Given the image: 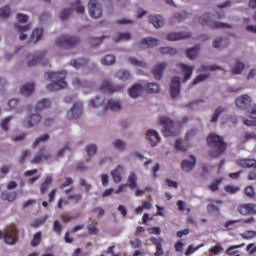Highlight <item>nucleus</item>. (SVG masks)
Returning <instances> with one entry per match:
<instances>
[{
  "label": "nucleus",
  "instance_id": "obj_1",
  "mask_svg": "<svg viewBox=\"0 0 256 256\" xmlns=\"http://www.w3.org/2000/svg\"><path fill=\"white\" fill-rule=\"evenodd\" d=\"M66 77V71L46 72L44 74V78L47 81H52V83L47 85L48 91H58V89H65V87H67V82H65Z\"/></svg>",
  "mask_w": 256,
  "mask_h": 256
},
{
  "label": "nucleus",
  "instance_id": "obj_2",
  "mask_svg": "<svg viewBox=\"0 0 256 256\" xmlns=\"http://www.w3.org/2000/svg\"><path fill=\"white\" fill-rule=\"evenodd\" d=\"M207 143L212 149L210 151V155L212 157H219V155L225 153V149H227V145L223 141V138L215 134H211L210 136H208Z\"/></svg>",
  "mask_w": 256,
  "mask_h": 256
},
{
  "label": "nucleus",
  "instance_id": "obj_3",
  "mask_svg": "<svg viewBox=\"0 0 256 256\" xmlns=\"http://www.w3.org/2000/svg\"><path fill=\"white\" fill-rule=\"evenodd\" d=\"M213 14L206 12L197 18L198 23L203 27L207 26L210 29H233V26L219 21H213Z\"/></svg>",
  "mask_w": 256,
  "mask_h": 256
},
{
  "label": "nucleus",
  "instance_id": "obj_4",
  "mask_svg": "<svg viewBox=\"0 0 256 256\" xmlns=\"http://www.w3.org/2000/svg\"><path fill=\"white\" fill-rule=\"evenodd\" d=\"M18 22L14 24V27L17 31H19V39L20 41H25L28 37L29 31H31V24L28 23L23 25L29 21V16L27 14H17Z\"/></svg>",
  "mask_w": 256,
  "mask_h": 256
},
{
  "label": "nucleus",
  "instance_id": "obj_5",
  "mask_svg": "<svg viewBox=\"0 0 256 256\" xmlns=\"http://www.w3.org/2000/svg\"><path fill=\"white\" fill-rule=\"evenodd\" d=\"M26 63L28 67H35L41 63L42 65H47L49 60L47 59V50H40L33 54H28L26 56Z\"/></svg>",
  "mask_w": 256,
  "mask_h": 256
},
{
  "label": "nucleus",
  "instance_id": "obj_6",
  "mask_svg": "<svg viewBox=\"0 0 256 256\" xmlns=\"http://www.w3.org/2000/svg\"><path fill=\"white\" fill-rule=\"evenodd\" d=\"M55 45L58 46L59 49H71V47L79 45V38L69 35L60 36L56 39Z\"/></svg>",
  "mask_w": 256,
  "mask_h": 256
},
{
  "label": "nucleus",
  "instance_id": "obj_7",
  "mask_svg": "<svg viewBox=\"0 0 256 256\" xmlns=\"http://www.w3.org/2000/svg\"><path fill=\"white\" fill-rule=\"evenodd\" d=\"M88 13L92 19L103 17V6L98 0H90L87 5Z\"/></svg>",
  "mask_w": 256,
  "mask_h": 256
},
{
  "label": "nucleus",
  "instance_id": "obj_8",
  "mask_svg": "<svg viewBox=\"0 0 256 256\" xmlns=\"http://www.w3.org/2000/svg\"><path fill=\"white\" fill-rule=\"evenodd\" d=\"M0 239H4L6 245H15L17 230L13 226L6 228L4 231L0 230Z\"/></svg>",
  "mask_w": 256,
  "mask_h": 256
},
{
  "label": "nucleus",
  "instance_id": "obj_9",
  "mask_svg": "<svg viewBox=\"0 0 256 256\" xmlns=\"http://www.w3.org/2000/svg\"><path fill=\"white\" fill-rule=\"evenodd\" d=\"M240 167H244V169L252 168L254 170L250 171L248 175L249 181H256V160L255 159H240L239 160Z\"/></svg>",
  "mask_w": 256,
  "mask_h": 256
},
{
  "label": "nucleus",
  "instance_id": "obj_10",
  "mask_svg": "<svg viewBox=\"0 0 256 256\" xmlns=\"http://www.w3.org/2000/svg\"><path fill=\"white\" fill-rule=\"evenodd\" d=\"M54 159L53 154L51 153V150L47 148H42L31 160L32 164H39L43 163V161H51Z\"/></svg>",
  "mask_w": 256,
  "mask_h": 256
},
{
  "label": "nucleus",
  "instance_id": "obj_11",
  "mask_svg": "<svg viewBox=\"0 0 256 256\" xmlns=\"http://www.w3.org/2000/svg\"><path fill=\"white\" fill-rule=\"evenodd\" d=\"M42 119L43 117L39 112L30 113L27 119L23 120V126L26 127V129H30L31 127H37V124L41 123Z\"/></svg>",
  "mask_w": 256,
  "mask_h": 256
},
{
  "label": "nucleus",
  "instance_id": "obj_12",
  "mask_svg": "<svg viewBox=\"0 0 256 256\" xmlns=\"http://www.w3.org/2000/svg\"><path fill=\"white\" fill-rule=\"evenodd\" d=\"M179 95H181V77L175 76L171 81L170 96L172 99H179Z\"/></svg>",
  "mask_w": 256,
  "mask_h": 256
},
{
  "label": "nucleus",
  "instance_id": "obj_13",
  "mask_svg": "<svg viewBox=\"0 0 256 256\" xmlns=\"http://www.w3.org/2000/svg\"><path fill=\"white\" fill-rule=\"evenodd\" d=\"M160 123L162 127H164L163 134L165 135V137H173V135H175L173 120L164 117L161 118Z\"/></svg>",
  "mask_w": 256,
  "mask_h": 256
},
{
  "label": "nucleus",
  "instance_id": "obj_14",
  "mask_svg": "<svg viewBox=\"0 0 256 256\" xmlns=\"http://www.w3.org/2000/svg\"><path fill=\"white\" fill-rule=\"evenodd\" d=\"M83 115V102L74 103L73 107L67 112V119H79Z\"/></svg>",
  "mask_w": 256,
  "mask_h": 256
},
{
  "label": "nucleus",
  "instance_id": "obj_15",
  "mask_svg": "<svg viewBox=\"0 0 256 256\" xmlns=\"http://www.w3.org/2000/svg\"><path fill=\"white\" fill-rule=\"evenodd\" d=\"M251 103H253V98H251L249 94H243L241 96H238L235 100L236 107L242 110H245L251 107Z\"/></svg>",
  "mask_w": 256,
  "mask_h": 256
},
{
  "label": "nucleus",
  "instance_id": "obj_16",
  "mask_svg": "<svg viewBox=\"0 0 256 256\" xmlns=\"http://www.w3.org/2000/svg\"><path fill=\"white\" fill-rule=\"evenodd\" d=\"M161 40L153 37L143 38L139 43L141 49H149V47H157L160 45Z\"/></svg>",
  "mask_w": 256,
  "mask_h": 256
},
{
  "label": "nucleus",
  "instance_id": "obj_17",
  "mask_svg": "<svg viewBox=\"0 0 256 256\" xmlns=\"http://www.w3.org/2000/svg\"><path fill=\"white\" fill-rule=\"evenodd\" d=\"M191 37L190 32H170L167 34L166 39L168 41H181L183 39H189Z\"/></svg>",
  "mask_w": 256,
  "mask_h": 256
},
{
  "label": "nucleus",
  "instance_id": "obj_18",
  "mask_svg": "<svg viewBox=\"0 0 256 256\" xmlns=\"http://www.w3.org/2000/svg\"><path fill=\"white\" fill-rule=\"evenodd\" d=\"M197 165V159L195 156L191 155L190 158L187 160L182 161V171L184 173H190V171H193L195 169V166Z\"/></svg>",
  "mask_w": 256,
  "mask_h": 256
},
{
  "label": "nucleus",
  "instance_id": "obj_19",
  "mask_svg": "<svg viewBox=\"0 0 256 256\" xmlns=\"http://www.w3.org/2000/svg\"><path fill=\"white\" fill-rule=\"evenodd\" d=\"M143 85L141 84H134L128 89V95L132 99H137V97H141L143 95Z\"/></svg>",
  "mask_w": 256,
  "mask_h": 256
},
{
  "label": "nucleus",
  "instance_id": "obj_20",
  "mask_svg": "<svg viewBox=\"0 0 256 256\" xmlns=\"http://www.w3.org/2000/svg\"><path fill=\"white\" fill-rule=\"evenodd\" d=\"M148 21L155 27V29H161V27L165 25V18L161 15H150Z\"/></svg>",
  "mask_w": 256,
  "mask_h": 256
},
{
  "label": "nucleus",
  "instance_id": "obj_21",
  "mask_svg": "<svg viewBox=\"0 0 256 256\" xmlns=\"http://www.w3.org/2000/svg\"><path fill=\"white\" fill-rule=\"evenodd\" d=\"M238 211L241 215H255L256 205L255 204H244L239 206Z\"/></svg>",
  "mask_w": 256,
  "mask_h": 256
},
{
  "label": "nucleus",
  "instance_id": "obj_22",
  "mask_svg": "<svg viewBox=\"0 0 256 256\" xmlns=\"http://www.w3.org/2000/svg\"><path fill=\"white\" fill-rule=\"evenodd\" d=\"M229 46V39L225 37H216L212 42V47L214 49H225Z\"/></svg>",
  "mask_w": 256,
  "mask_h": 256
},
{
  "label": "nucleus",
  "instance_id": "obj_23",
  "mask_svg": "<svg viewBox=\"0 0 256 256\" xmlns=\"http://www.w3.org/2000/svg\"><path fill=\"white\" fill-rule=\"evenodd\" d=\"M125 173V168L121 165H118L114 170L111 171V177L114 181V183H121L122 177Z\"/></svg>",
  "mask_w": 256,
  "mask_h": 256
},
{
  "label": "nucleus",
  "instance_id": "obj_24",
  "mask_svg": "<svg viewBox=\"0 0 256 256\" xmlns=\"http://www.w3.org/2000/svg\"><path fill=\"white\" fill-rule=\"evenodd\" d=\"M65 195H67L68 201H73V203H81L83 199V195L79 193H73V187L65 190Z\"/></svg>",
  "mask_w": 256,
  "mask_h": 256
},
{
  "label": "nucleus",
  "instance_id": "obj_25",
  "mask_svg": "<svg viewBox=\"0 0 256 256\" xmlns=\"http://www.w3.org/2000/svg\"><path fill=\"white\" fill-rule=\"evenodd\" d=\"M106 109H110V111H121V109H123L121 100H117V99L106 100Z\"/></svg>",
  "mask_w": 256,
  "mask_h": 256
},
{
  "label": "nucleus",
  "instance_id": "obj_26",
  "mask_svg": "<svg viewBox=\"0 0 256 256\" xmlns=\"http://www.w3.org/2000/svg\"><path fill=\"white\" fill-rule=\"evenodd\" d=\"M245 71V63L240 60H236L231 66L232 75H242Z\"/></svg>",
  "mask_w": 256,
  "mask_h": 256
},
{
  "label": "nucleus",
  "instance_id": "obj_27",
  "mask_svg": "<svg viewBox=\"0 0 256 256\" xmlns=\"http://www.w3.org/2000/svg\"><path fill=\"white\" fill-rule=\"evenodd\" d=\"M165 69H167V64L165 62L158 63L153 68V71H152L154 78L159 81V79L163 77V71H165Z\"/></svg>",
  "mask_w": 256,
  "mask_h": 256
},
{
  "label": "nucleus",
  "instance_id": "obj_28",
  "mask_svg": "<svg viewBox=\"0 0 256 256\" xmlns=\"http://www.w3.org/2000/svg\"><path fill=\"white\" fill-rule=\"evenodd\" d=\"M34 92H35L34 83L24 84L20 88V94L23 95V97H30V95H33Z\"/></svg>",
  "mask_w": 256,
  "mask_h": 256
},
{
  "label": "nucleus",
  "instance_id": "obj_29",
  "mask_svg": "<svg viewBox=\"0 0 256 256\" xmlns=\"http://www.w3.org/2000/svg\"><path fill=\"white\" fill-rule=\"evenodd\" d=\"M146 137L152 147H155V145H157V143H159V139H161L159 137V133H157V131H155V130H148L146 132Z\"/></svg>",
  "mask_w": 256,
  "mask_h": 256
},
{
  "label": "nucleus",
  "instance_id": "obj_30",
  "mask_svg": "<svg viewBox=\"0 0 256 256\" xmlns=\"http://www.w3.org/2000/svg\"><path fill=\"white\" fill-rule=\"evenodd\" d=\"M0 198L2 201H8V203H13L15 202V199H17V192L3 191L1 192Z\"/></svg>",
  "mask_w": 256,
  "mask_h": 256
},
{
  "label": "nucleus",
  "instance_id": "obj_31",
  "mask_svg": "<svg viewBox=\"0 0 256 256\" xmlns=\"http://www.w3.org/2000/svg\"><path fill=\"white\" fill-rule=\"evenodd\" d=\"M248 127H255L256 125V104L251 107L250 118L244 121Z\"/></svg>",
  "mask_w": 256,
  "mask_h": 256
},
{
  "label": "nucleus",
  "instance_id": "obj_32",
  "mask_svg": "<svg viewBox=\"0 0 256 256\" xmlns=\"http://www.w3.org/2000/svg\"><path fill=\"white\" fill-rule=\"evenodd\" d=\"M53 185V176H47L44 181L40 185V193L41 195H45L47 193V189Z\"/></svg>",
  "mask_w": 256,
  "mask_h": 256
},
{
  "label": "nucleus",
  "instance_id": "obj_33",
  "mask_svg": "<svg viewBox=\"0 0 256 256\" xmlns=\"http://www.w3.org/2000/svg\"><path fill=\"white\" fill-rule=\"evenodd\" d=\"M199 51H201V48L199 46H194L192 48H188L186 50V56L190 61H195L197 57H199Z\"/></svg>",
  "mask_w": 256,
  "mask_h": 256
},
{
  "label": "nucleus",
  "instance_id": "obj_34",
  "mask_svg": "<svg viewBox=\"0 0 256 256\" xmlns=\"http://www.w3.org/2000/svg\"><path fill=\"white\" fill-rule=\"evenodd\" d=\"M41 39H43V29L35 28L30 36L31 43H38Z\"/></svg>",
  "mask_w": 256,
  "mask_h": 256
},
{
  "label": "nucleus",
  "instance_id": "obj_35",
  "mask_svg": "<svg viewBox=\"0 0 256 256\" xmlns=\"http://www.w3.org/2000/svg\"><path fill=\"white\" fill-rule=\"evenodd\" d=\"M217 205H223V201L221 200H210V203L207 206V209L209 213H216L218 215L219 213V206Z\"/></svg>",
  "mask_w": 256,
  "mask_h": 256
},
{
  "label": "nucleus",
  "instance_id": "obj_36",
  "mask_svg": "<svg viewBox=\"0 0 256 256\" xmlns=\"http://www.w3.org/2000/svg\"><path fill=\"white\" fill-rule=\"evenodd\" d=\"M112 147H114L116 151L123 153V151L127 149V143L123 139L118 138L112 142Z\"/></svg>",
  "mask_w": 256,
  "mask_h": 256
},
{
  "label": "nucleus",
  "instance_id": "obj_37",
  "mask_svg": "<svg viewBox=\"0 0 256 256\" xmlns=\"http://www.w3.org/2000/svg\"><path fill=\"white\" fill-rule=\"evenodd\" d=\"M182 70L184 72V80L189 81L191 79V75H193V71H195V66H189L187 64H181Z\"/></svg>",
  "mask_w": 256,
  "mask_h": 256
},
{
  "label": "nucleus",
  "instance_id": "obj_38",
  "mask_svg": "<svg viewBox=\"0 0 256 256\" xmlns=\"http://www.w3.org/2000/svg\"><path fill=\"white\" fill-rule=\"evenodd\" d=\"M115 77L120 81H129L131 79V72L128 70H119L115 73Z\"/></svg>",
  "mask_w": 256,
  "mask_h": 256
},
{
  "label": "nucleus",
  "instance_id": "obj_39",
  "mask_svg": "<svg viewBox=\"0 0 256 256\" xmlns=\"http://www.w3.org/2000/svg\"><path fill=\"white\" fill-rule=\"evenodd\" d=\"M225 111H227V108L223 107V106H219L215 109V112L211 118V123H217V121H219V117H221V115H223V113H225Z\"/></svg>",
  "mask_w": 256,
  "mask_h": 256
},
{
  "label": "nucleus",
  "instance_id": "obj_40",
  "mask_svg": "<svg viewBox=\"0 0 256 256\" xmlns=\"http://www.w3.org/2000/svg\"><path fill=\"white\" fill-rule=\"evenodd\" d=\"M71 9L73 11H76V13H79L80 15H83V13H85V6H83V3L81 2V0H76L72 4Z\"/></svg>",
  "mask_w": 256,
  "mask_h": 256
},
{
  "label": "nucleus",
  "instance_id": "obj_41",
  "mask_svg": "<svg viewBox=\"0 0 256 256\" xmlns=\"http://www.w3.org/2000/svg\"><path fill=\"white\" fill-rule=\"evenodd\" d=\"M128 63H130V65H133L134 67H141L142 69H145V67H147V63H145V61L139 60L135 57H129Z\"/></svg>",
  "mask_w": 256,
  "mask_h": 256
},
{
  "label": "nucleus",
  "instance_id": "obj_42",
  "mask_svg": "<svg viewBox=\"0 0 256 256\" xmlns=\"http://www.w3.org/2000/svg\"><path fill=\"white\" fill-rule=\"evenodd\" d=\"M11 121H13V116H8L1 121L0 127L4 133H9V126L11 125Z\"/></svg>",
  "mask_w": 256,
  "mask_h": 256
},
{
  "label": "nucleus",
  "instance_id": "obj_43",
  "mask_svg": "<svg viewBox=\"0 0 256 256\" xmlns=\"http://www.w3.org/2000/svg\"><path fill=\"white\" fill-rule=\"evenodd\" d=\"M112 88H113V84L109 80L105 79L102 81V84L100 86V91H102V93L111 94Z\"/></svg>",
  "mask_w": 256,
  "mask_h": 256
},
{
  "label": "nucleus",
  "instance_id": "obj_44",
  "mask_svg": "<svg viewBox=\"0 0 256 256\" xmlns=\"http://www.w3.org/2000/svg\"><path fill=\"white\" fill-rule=\"evenodd\" d=\"M89 61L86 59H77V60H72L70 61V65L74 67V69H81V67L87 66Z\"/></svg>",
  "mask_w": 256,
  "mask_h": 256
},
{
  "label": "nucleus",
  "instance_id": "obj_45",
  "mask_svg": "<svg viewBox=\"0 0 256 256\" xmlns=\"http://www.w3.org/2000/svg\"><path fill=\"white\" fill-rule=\"evenodd\" d=\"M101 64L110 66L115 65V55L113 54H107L101 59Z\"/></svg>",
  "mask_w": 256,
  "mask_h": 256
},
{
  "label": "nucleus",
  "instance_id": "obj_46",
  "mask_svg": "<svg viewBox=\"0 0 256 256\" xmlns=\"http://www.w3.org/2000/svg\"><path fill=\"white\" fill-rule=\"evenodd\" d=\"M130 39L131 33H120L113 38V41L114 43H121L122 41H129Z\"/></svg>",
  "mask_w": 256,
  "mask_h": 256
},
{
  "label": "nucleus",
  "instance_id": "obj_47",
  "mask_svg": "<svg viewBox=\"0 0 256 256\" xmlns=\"http://www.w3.org/2000/svg\"><path fill=\"white\" fill-rule=\"evenodd\" d=\"M203 71H225V69L219 65H202L199 69V72L203 73Z\"/></svg>",
  "mask_w": 256,
  "mask_h": 256
},
{
  "label": "nucleus",
  "instance_id": "obj_48",
  "mask_svg": "<svg viewBox=\"0 0 256 256\" xmlns=\"http://www.w3.org/2000/svg\"><path fill=\"white\" fill-rule=\"evenodd\" d=\"M51 107V100L49 99H42L36 104L37 111H43V109H48Z\"/></svg>",
  "mask_w": 256,
  "mask_h": 256
},
{
  "label": "nucleus",
  "instance_id": "obj_49",
  "mask_svg": "<svg viewBox=\"0 0 256 256\" xmlns=\"http://www.w3.org/2000/svg\"><path fill=\"white\" fill-rule=\"evenodd\" d=\"M67 151H70V148L68 145L60 148L55 154H54V160L55 161H59V159H63V157H65V153H67Z\"/></svg>",
  "mask_w": 256,
  "mask_h": 256
},
{
  "label": "nucleus",
  "instance_id": "obj_50",
  "mask_svg": "<svg viewBox=\"0 0 256 256\" xmlns=\"http://www.w3.org/2000/svg\"><path fill=\"white\" fill-rule=\"evenodd\" d=\"M42 235L43 233L41 231L34 233L33 238L31 240V247H39V245H41Z\"/></svg>",
  "mask_w": 256,
  "mask_h": 256
},
{
  "label": "nucleus",
  "instance_id": "obj_51",
  "mask_svg": "<svg viewBox=\"0 0 256 256\" xmlns=\"http://www.w3.org/2000/svg\"><path fill=\"white\" fill-rule=\"evenodd\" d=\"M47 141H49V134H44L35 139L32 147L33 149H37V147L41 145V143H47Z\"/></svg>",
  "mask_w": 256,
  "mask_h": 256
},
{
  "label": "nucleus",
  "instance_id": "obj_52",
  "mask_svg": "<svg viewBox=\"0 0 256 256\" xmlns=\"http://www.w3.org/2000/svg\"><path fill=\"white\" fill-rule=\"evenodd\" d=\"M159 51L161 55H170L171 57L177 55V50L174 47H161L159 48Z\"/></svg>",
  "mask_w": 256,
  "mask_h": 256
},
{
  "label": "nucleus",
  "instance_id": "obj_53",
  "mask_svg": "<svg viewBox=\"0 0 256 256\" xmlns=\"http://www.w3.org/2000/svg\"><path fill=\"white\" fill-rule=\"evenodd\" d=\"M72 85L76 88V89H81V87H89V82L87 81H82L81 79H79L78 77H74L72 80Z\"/></svg>",
  "mask_w": 256,
  "mask_h": 256
},
{
  "label": "nucleus",
  "instance_id": "obj_54",
  "mask_svg": "<svg viewBox=\"0 0 256 256\" xmlns=\"http://www.w3.org/2000/svg\"><path fill=\"white\" fill-rule=\"evenodd\" d=\"M128 186L131 189L137 188V175L135 174V172H131L130 175L128 176Z\"/></svg>",
  "mask_w": 256,
  "mask_h": 256
},
{
  "label": "nucleus",
  "instance_id": "obj_55",
  "mask_svg": "<svg viewBox=\"0 0 256 256\" xmlns=\"http://www.w3.org/2000/svg\"><path fill=\"white\" fill-rule=\"evenodd\" d=\"M107 104V100L101 98V97H96L95 99L90 100V105L91 107H101V105Z\"/></svg>",
  "mask_w": 256,
  "mask_h": 256
},
{
  "label": "nucleus",
  "instance_id": "obj_56",
  "mask_svg": "<svg viewBox=\"0 0 256 256\" xmlns=\"http://www.w3.org/2000/svg\"><path fill=\"white\" fill-rule=\"evenodd\" d=\"M209 77H211V74L210 73H206V74H200L198 75L192 85H199V83H203V81H207V79H209Z\"/></svg>",
  "mask_w": 256,
  "mask_h": 256
},
{
  "label": "nucleus",
  "instance_id": "obj_57",
  "mask_svg": "<svg viewBox=\"0 0 256 256\" xmlns=\"http://www.w3.org/2000/svg\"><path fill=\"white\" fill-rule=\"evenodd\" d=\"M159 84L157 83H149L147 86H146V91L147 93H159Z\"/></svg>",
  "mask_w": 256,
  "mask_h": 256
},
{
  "label": "nucleus",
  "instance_id": "obj_58",
  "mask_svg": "<svg viewBox=\"0 0 256 256\" xmlns=\"http://www.w3.org/2000/svg\"><path fill=\"white\" fill-rule=\"evenodd\" d=\"M11 15V8L9 6H3L0 8V17L2 19H9V16Z\"/></svg>",
  "mask_w": 256,
  "mask_h": 256
},
{
  "label": "nucleus",
  "instance_id": "obj_59",
  "mask_svg": "<svg viewBox=\"0 0 256 256\" xmlns=\"http://www.w3.org/2000/svg\"><path fill=\"white\" fill-rule=\"evenodd\" d=\"M188 17L189 13L185 11L174 13V19H176L178 22L185 21V19H188Z\"/></svg>",
  "mask_w": 256,
  "mask_h": 256
},
{
  "label": "nucleus",
  "instance_id": "obj_60",
  "mask_svg": "<svg viewBox=\"0 0 256 256\" xmlns=\"http://www.w3.org/2000/svg\"><path fill=\"white\" fill-rule=\"evenodd\" d=\"M97 145L95 144H89L86 146L85 150L86 153H88L89 157H93L94 155H97Z\"/></svg>",
  "mask_w": 256,
  "mask_h": 256
},
{
  "label": "nucleus",
  "instance_id": "obj_61",
  "mask_svg": "<svg viewBox=\"0 0 256 256\" xmlns=\"http://www.w3.org/2000/svg\"><path fill=\"white\" fill-rule=\"evenodd\" d=\"M103 39H105V36L100 38L90 37L88 39V43L92 45V47H97V45H99L103 41Z\"/></svg>",
  "mask_w": 256,
  "mask_h": 256
},
{
  "label": "nucleus",
  "instance_id": "obj_62",
  "mask_svg": "<svg viewBox=\"0 0 256 256\" xmlns=\"http://www.w3.org/2000/svg\"><path fill=\"white\" fill-rule=\"evenodd\" d=\"M241 237L243 239H253V237H256V231L248 230L241 234Z\"/></svg>",
  "mask_w": 256,
  "mask_h": 256
},
{
  "label": "nucleus",
  "instance_id": "obj_63",
  "mask_svg": "<svg viewBox=\"0 0 256 256\" xmlns=\"http://www.w3.org/2000/svg\"><path fill=\"white\" fill-rule=\"evenodd\" d=\"M80 185H81L82 187H84V191H85L86 193H89V191H90V190L92 189V187H93L90 183L87 182V180H85V179H83V178L80 179Z\"/></svg>",
  "mask_w": 256,
  "mask_h": 256
},
{
  "label": "nucleus",
  "instance_id": "obj_64",
  "mask_svg": "<svg viewBox=\"0 0 256 256\" xmlns=\"http://www.w3.org/2000/svg\"><path fill=\"white\" fill-rule=\"evenodd\" d=\"M18 106H19V99L12 98L8 101V107H9L10 110H13Z\"/></svg>",
  "mask_w": 256,
  "mask_h": 256
}]
</instances>
